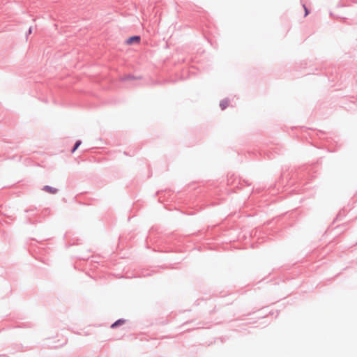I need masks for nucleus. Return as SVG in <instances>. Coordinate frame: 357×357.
Returning <instances> with one entry per match:
<instances>
[{
    "label": "nucleus",
    "mask_w": 357,
    "mask_h": 357,
    "mask_svg": "<svg viewBox=\"0 0 357 357\" xmlns=\"http://www.w3.org/2000/svg\"><path fill=\"white\" fill-rule=\"evenodd\" d=\"M229 105V101L228 100H222L220 102V106L221 107L222 109H225V108H227Z\"/></svg>",
    "instance_id": "nucleus-4"
},
{
    "label": "nucleus",
    "mask_w": 357,
    "mask_h": 357,
    "mask_svg": "<svg viewBox=\"0 0 357 357\" xmlns=\"http://www.w3.org/2000/svg\"><path fill=\"white\" fill-rule=\"evenodd\" d=\"M43 190L45 192L51 193V194H54L57 192V190L56 188H54L48 186V185H45L43 188Z\"/></svg>",
    "instance_id": "nucleus-2"
},
{
    "label": "nucleus",
    "mask_w": 357,
    "mask_h": 357,
    "mask_svg": "<svg viewBox=\"0 0 357 357\" xmlns=\"http://www.w3.org/2000/svg\"><path fill=\"white\" fill-rule=\"evenodd\" d=\"M124 319H119L116 322H114L113 324H112L111 328H114L119 326L123 325L125 323Z\"/></svg>",
    "instance_id": "nucleus-3"
},
{
    "label": "nucleus",
    "mask_w": 357,
    "mask_h": 357,
    "mask_svg": "<svg viewBox=\"0 0 357 357\" xmlns=\"http://www.w3.org/2000/svg\"><path fill=\"white\" fill-rule=\"evenodd\" d=\"M305 11V16L308 15V10L307 8L304 6Z\"/></svg>",
    "instance_id": "nucleus-6"
},
{
    "label": "nucleus",
    "mask_w": 357,
    "mask_h": 357,
    "mask_svg": "<svg viewBox=\"0 0 357 357\" xmlns=\"http://www.w3.org/2000/svg\"><path fill=\"white\" fill-rule=\"evenodd\" d=\"M140 42V37L139 36H132V37H130L127 41H126V43L128 45H132L133 43H139Z\"/></svg>",
    "instance_id": "nucleus-1"
},
{
    "label": "nucleus",
    "mask_w": 357,
    "mask_h": 357,
    "mask_svg": "<svg viewBox=\"0 0 357 357\" xmlns=\"http://www.w3.org/2000/svg\"><path fill=\"white\" fill-rule=\"evenodd\" d=\"M81 143H82V142H81V141H79H79H77V142L75 143V146H74V148L73 149V150L71 151V152H72V153H74V152L76 151V149H77L80 146Z\"/></svg>",
    "instance_id": "nucleus-5"
}]
</instances>
